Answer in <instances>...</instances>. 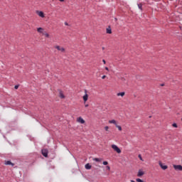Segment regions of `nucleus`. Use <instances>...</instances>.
<instances>
[{"mask_svg": "<svg viewBox=\"0 0 182 182\" xmlns=\"http://www.w3.org/2000/svg\"><path fill=\"white\" fill-rule=\"evenodd\" d=\"M112 149H113V150L114 151H116L117 153H118V154H120V153H122V150H120V148L118 147L116 144H112L111 146Z\"/></svg>", "mask_w": 182, "mask_h": 182, "instance_id": "obj_1", "label": "nucleus"}, {"mask_svg": "<svg viewBox=\"0 0 182 182\" xmlns=\"http://www.w3.org/2000/svg\"><path fill=\"white\" fill-rule=\"evenodd\" d=\"M55 48L57 49V50H59L60 52H61L62 53H65V52L66 51L65 48L61 47L60 46H55Z\"/></svg>", "mask_w": 182, "mask_h": 182, "instance_id": "obj_2", "label": "nucleus"}, {"mask_svg": "<svg viewBox=\"0 0 182 182\" xmlns=\"http://www.w3.org/2000/svg\"><path fill=\"white\" fill-rule=\"evenodd\" d=\"M85 95L82 97L83 101L85 102H87V100L89 99V95H87V90H85Z\"/></svg>", "mask_w": 182, "mask_h": 182, "instance_id": "obj_3", "label": "nucleus"}, {"mask_svg": "<svg viewBox=\"0 0 182 182\" xmlns=\"http://www.w3.org/2000/svg\"><path fill=\"white\" fill-rule=\"evenodd\" d=\"M174 170L176 171H182V166L181 165H173Z\"/></svg>", "mask_w": 182, "mask_h": 182, "instance_id": "obj_4", "label": "nucleus"}, {"mask_svg": "<svg viewBox=\"0 0 182 182\" xmlns=\"http://www.w3.org/2000/svg\"><path fill=\"white\" fill-rule=\"evenodd\" d=\"M159 164L160 167L162 168V170H167V168H168V166H167L166 165H163V163H161V161H159Z\"/></svg>", "mask_w": 182, "mask_h": 182, "instance_id": "obj_5", "label": "nucleus"}, {"mask_svg": "<svg viewBox=\"0 0 182 182\" xmlns=\"http://www.w3.org/2000/svg\"><path fill=\"white\" fill-rule=\"evenodd\" d=\"M77 122H78V123H80L81 124H85V119H83V118H82L81 117H78L77 119Z\"/></svg>", "mask_w": 182, "mask_h": 182, "instance_id": "obj_6", "label": "nucleus"}, {"mask_svg": "<svg viewBox=\"0 0 182 182\" xmlns=\"http://www.w3.org/2000/svg\"><path fill=\"white\" fill-rule=\"evenodd\" d=\"M144 176V171H143V170L139 169L137 173V177H141Z\"/></svg>", "mask_w": 182, "mask_h": 182, "instance_id": "obj_7", "label": "nucleus"}, {"mask_svg": "<svg viewBox=\"0 0 182 182\" xmlns=\"http://www.w3.org/2000/svg\"><path fill=\"white\" fill-rule=\"evenodd\" d=\"M41 153L44 157H48V150L47 149H43L41 151Z\"/></svg>", "mask_w": 182, "mask_h": 182, "instance_id": "obj_8", "label": "nucleus"}, {"mask_svg": "<svg viewBox=\"0 0 182 182\" xmlns=\"http://www.w3.org/2000/svg\"><path fill=\"white\" fill-rule=\"evenodd\" d=\"M5 164H6V166H12L13 167H14V166H15V164H13L12 162H11V161H6Z\"/></svg>", "mask_w": 182, "mask_h": 182, "instance_id": "obj_9", "label": "nucleus"}, {"mask_svg": "<svg viewBox=\"0 0 182 182\" xmlns=\"http://www.w3.org/2000/svg\"><path fill=\"white\" fill-rule=\"evenodd\" d=\"M44 31V29H43V28H41V27H40V28H37V32H38V33H43V34L44 32H45V31Z\"/></svg>", "mask_w": 182, "mask_h": 182, "instance_id": "obj_10", "label": "nucleus"}, {"mask_svg": "<svg viewBox=\"0 0 182 182\" xmlns=\"http://www.w3.org/2000/svg\"><path fill=\"white\" fill-rule=\"evenodd\" d=\"M59 95H60L59 96H60V99H65V95H63V91L60 90Z\"/></svg>", "mask_w": 182, "mask_h": 182, "instance_id": "obj_11", "label": "nucleus"}, {"mask_svg": "<svg viewBox=\"0 0 182 182\" xmlns=\"http://www.w3.org/2000/svg\"><path fill=\"white\" fill-rule=\"evenodd\" d=\"M85 168L86 170H90V168H92V165H90V164H85Z\"/></svg>", "mask_w": 182, "mask_h": 182, "instance_id": "obj_12", "label": "nucleus"}, {"mask_svg": "<svg viewBox=\"0 0 182 182\" xmlns=\"http://www.w3.org/2000/svg\"><path fill=\"white\" fill-rule=\"evenodd\" d=\"M109 123L110 124H115V126H116V124H117V122L116 120H114V119L109 120Z\"/></svg>", "mask_w": 182, "mask_h": 182, "instance_id": "obj_13", "label": "nucleus"}, {"mask_svg": "<svg viewBox=\"0 0 182 182\" xmlns=\"http://www.w3.org/2000/svg\"><path fill=\"white\" fill-rule=\"evenodd\" d=\"M38 16H41V18H45V14L42 11H38Z\"/></svg>", "mask_w": 182, "mask_h": 182, "instance_id": "obj_14", "label": "nucleus"}, {"mask_svg": "<svg viewBox=\"0 0 182 182\" xmlns=\"http://www.w3.org/2000/svg\"><path fill=\"white\" fill-rule=\"evenodd\" d=\"M124 95H126V92H118L117 94V96H121L122 97H123V96H124Z\"/></svg>", "mask_w": 182, "mask_h": 182, "instance_id": "obj_15", "label": "nucleus"}, {"mask_svg": "<svg viewBox=\"0 0 182 182\" xmlns=\"http://www.w3.org/2000/svg\"><path fill=\"white\" fill-rule=\"evenodd\" d=\"M43 35L44 36H46V38H49V37H50L49 33H48L46 31H44V32L43 33Z\"/></svg>", "mask_w": 182, "mask_h": 182, "instance_id": "obj_16", "label": "nucleus"}, {"mask_svg": "<svg viewBox=\"0 0 182 182\" xmlns=\"http://www.w3.org/2000/svg\"><path fill=\"white\" fill-rule=\"evenodd\" d=\"M115 127H117V129H118V130H119V132H122V127L119 125H117V124L115 125Z\"/></svg>", "mask_w": 182, "mask_h": 182, "instance_id": "obj_17", "label": "nucleus"}, {"mask_svg": "<svg viewBox=\"0 0 182 182\" xmlns=\"http://www.w3.org/2000/svg\"><path fill=\"white\" fill-rule=\"evenodd\" d=\"M107 33H112V28H110V27L107 28Z\"/></svg>", "mask_w": 182, "mask_h": 182, "instance_id": "obj_18", "label": "nucleus"}, {"mask_svg": "<svg viewBox=\"0 0 182 182\" xmlns=\"http://www.w3.org/2000/svg\"><path fill=\"white\" fill-rule=\"evenodd\" d=\"M94 161H102V159H99V158H95L93 159Z\"/></svg>", "mask_w": 182, "mask_h": 182, "instance_id": "obj_19", "label": "nucleus"}, {"mask_svg": "<svg viewBox=\"0 0 182 182\" xmlns=\"http://www.w3.org/2000/svg\"><path fill=\"white\" fill-rule=\"evenodd\" d=\"M138 7H139V9H141H141H142V6H141V4H138Z\"/></svg>", "mask_w": 182, "mask_h": 182, "instance_id": "obj_20", "label": "nucleus"}, {"mask_svg": "<svg viewBox=\"0 0 182 182\" xmlns=\"http://www.w3.org/2000/svg\"><path fill=\"white\" fill-rule=\"evenodd\" d=\"M102 164H104V166H107L109 164V162L103 161Z\"/></svg>", "mask_w": 182, "mask_h": 182, "instance_id": "obj_21", "label": "nucleus"}, {"mask_svg": "<svg viewBox=\"0 0 182 182\" xmlns=\"http://www.w3.org/2000/svg\"><path fill=\"white\" fill-rule=\"evenodd\" d=\"M105 130L106 132H109V127L108 126L105 127Z\"/></svg>", "mask_w": 182, "mask_h": 182, "instance_id": "obj_22", "label": "nucleus"}, {"mask_svg": "<svg viewBox=\"0 0 182 182\" xmlns=\"http://www.w3.org/2000/svg\"><path fill=\"white\" fill-rule=\"evenodd\" d=\"M138 157H139V159L141 161H143V158L141 157V154H139V155L138 156Z\"/></svg>", "mask_w": 182, "mask_h": 182, "instance_id": "obj_23", "label": "nucleus"}, {"mask_svg": "<svg viewBox=\"0 0 182 182\" xmlns=\"http://www.w3.org/2000/svg\"><path fill=\"white\" fill-rule=\"evenodd\" d=\"M172 126H173V127H176V128L178 127L177 124H176V123H173V124H172Z\"/></svg>", "mask_w": 182, "mask_h": 182, "instance_id": "obj_24", "label": "nucleus"}, {"mask_svg": "<svg viewBox=\"0 0 182 182\" xmlns=\"http://www.w3.org/2000/svg\"><path fill=\"white\" fill-rule=\"evenodd\" d=\"M18 87H19V85H15V86H14V89H16H16H18Z\"/></svg>", "mask_w": 182, "mask_h": 182, "instance_id": "obj_25", "label": "nucleus"}, {"mask_svg": "<svg viewBox=\"0 0 182 182\" xmlns=\"http://www.w3.org/2000/svg\"><path fill=\"white\" fill-rule=\"evenodd\" d=\"M102 79H106V75H103V76L102 77Z\"/></svg>", "mask_w": 182, "mask_h": 182, "instance_id": "obj_26", "label": "nucleus"}, {"mask_svg": "<svg viewBox=\"0 0 182 182\" xmlns=\"http://www.w3.org/2000/svg\"><path fill=\"white\" fill-rule=\"evenodd\" d=\"M65 25L66 26H68L69 25V23H68V22H65Z\"/></svg>", "mask_w": 182, "mask_h": 182, "instance_id": "obj_27", "label": "nucleus"}, {"mask_svg": "<svg viewBox=\"0 0 182 182\" xmlns=\"http://www.w3.org/2000/svg\"><path fill=\"white\" fill-rule=\"evenodd\" d=\"M102 62H103V63H104L105 65H106V60H102Z\"/></svg>", "mask_w": 182, "mask_h": 182, "instance_id": "obj_28", "label": "nucleus"}, {"mask_svg": "<svg viewBox=\"0 0 182 182\" xmlns=\"http://www.w3.org/2000/svg\"><path fill=\"white\" fill-rule=\"evenodd\" d=\"M107 170H110V166H107Z\"/></svg>", "mask_w": 182, "mask_h": 182, "instance_id": "obj_29", "label": "nucleus"}, {"mask_svg": "<svg viewBox=\"0 0 182 182\" xmlns=\"http://www.w3.org/2000/svg\"><path fill=\"white\" fill-rule=\"evenodd\" d=\"M105 70H107V71H109V68H107V67H105Z\"/></svg>", "mask_w": 182, "mask_h": 182, "instance_id": "obj_30", "label": "nucleus"}, {"mask_svg": "<svg viewBox=\"0 0 182 182\" xmlns=\"http://www.w3.org/2000/svg\"><path fill=\"white\" fill-rule=\"evenodd\" d=\"M60 1V2H64L65 1V0H59Z\"/></svg>", "mask_w": 182, "mask_h": 182, "instance_id": "obj_31", "label": "nucleus"}, {"mask_svg": "<svg viewBox=\"0 0 182 182\" xmlns=\"http://www.w3.org/2000/svg\"><path fill=\"white\" fill-rule=\"evenodd\" d=\"M88 106H89V105H85V107H87Z\"/></svg>", "mask_w": 182, "mask_h": 182, "instance_id": "obj_32", "label": "nucleus"}, {"mask_svg": "<svg viewBox=\"0 0 182 182\" xmlns=\"http://www.w3.org/2000/svg\"><path fill=\"white\" fill-rule=\"evenodd\" d=\"M131 182H136V181H133V180H131Z\"/></svg>", "mask_w": 182, "mask_h": 182, "instance_id": "obj_33", "label": "nucleus"}, {"mask_svg": "<svg viewBox=\"0 0 182 182\" xmlns=\"http://www.w3.org/2000/svg\"><path fill=\"white\" fill-rule=\"evenodd\" d=\"M161 86H164V84H162Z\"/></svg>", "mask_w": 182, "mask_h": 182, "instance_id": "obj_34", "label": "nucleus"}, {"mask_svg": "<svg viewBox=\"0 0 182 182\" xmlns=\"http://www.w3.org/2000/svg\"><path fill=\"white\" fill-rule=\"evenodd\" d=\"M181 121H182V118H181Z\"/></svg>", "mask_w": 182, "mask_h": 182, "instance_id": "obj_35", "label": "nucleus"}]
</instances>
